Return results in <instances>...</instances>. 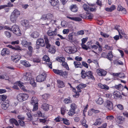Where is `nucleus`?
Returning a JSON list of instances; mask_svg holds the SVG:
<instances>
[{
    "mask_svg": "<svg viewBox=\"0 0 128 128\" xmlns=\"http://www.w3.org/2000/svg\"><path fill=\"white\" fill-rule=\"evenodd\" d=\"M44 38L45 42L43 38H39L36 42L37 45L40 46L42 47H44L46 45V48H48L50 47V44L49 43L48 37L46 35H44Z\"/></svg>",
    "mask_w": 128,
    "mask_h": 128,
    "instance_id": "f257e3e1",
    "label": "nucleus"
},
{
    "mask_svg": "<svg viewBox=\"0 0 128 128\" xmlns=\"http://www.w3.org/2000/svg\"><path fill=\"white\" fill-rule=\"evenodd\" d=\"M23 78L24 80L27 81H29L30 84L33 86H36V83L34 82V78H32L31 73L30 72H26L24 73Z\"/></svg>",
    "mask_w": 128,
    "mask_h": 128,
    "instance_id": "f03ea898",
    "label": "nucleus"
},
{
    "mask_svg": "<svg viewBox=\"0 0 128 128\" xmlns=\"http://www.w3.org/2000/svg\"><path fill=\"white\" fill-rule=\"evenodd\" d=\"M11 31H12L17 36H20L22 34L19 27L16 24H14L12 26Z\"/></svg>",
    "mask_w": 128,
    "mask_h": 128,
    "instance_id": "7ed1b4c3",
    "label": "nucleus"
},
{
    "mask_svg": "<svg viewBox=\"0 0 128 128\" xmlns=\"http://www.w3.org/2000/svg\"><path fill=\"white\" fill-rule=\"evenodd\" d=\"M29 97L28 94L24 93H20L18 95L16 98L20 102H23L27 99Z\"/></svg>",
    "mask_w": 128,
    "mask_h": 128,
    "instance_id": "20e7f679",
    "label": "nucleus"
},
{
    "mask_svg": "<svg viewBox=\"0 0 128 128\" xmlns=\"http://www.w3.org/2000/svg\"><path fill=\"white\" fill-rule=\"evenodd\" d=\"M54 18V15L50 13H48L46 14H44L42 15L41 19L42 20H47L51 22Z\"/></svg>",
    "mask_w": 128,
    "mask_h": 128,
    "instance_id": "39448f33",
    "label": "nucleus"
},
{
    "mask_svg": "<svg viewBox=\"0 0 128 128\" xmlns=\"http://www.w3.org/2000/svg\"><path fill=\"white\" fill-rule=\"evenodd\" d=\"M46 74L44 72L42 74L38 75L36 78V80L37 82H41L44 81L46 78Z\"/></svg>",
    "mask_w": 128,
    "mask_h": 128,
    "instance_id": "423d86ee",
    "label": "nucleus"
},
{
    "mask_svg": "<svg viewBox=\"0 0 128 128\" xmlns=\"http://www.w3.org/2000/svg\"><path fill=\"white\" fill-rule=\"evenodd\" d=\"M102 56L103 58H107L110 61H112V60L113 55L112 52H110L107 54L106 53L102 52Z\"/></svg>",
    "mask_w": 128,
    "mask_h": 128,
    "instance_id": "0eeeda50",
    "label": "nucleus"
},
{
    "mask_svg": "<svg viewBox=\"0 0 128 128\" xmlns=\"http://www.w3.org/2000/svg\"><path fill=\"white\" fill-rule=\"evenodd\" d=\"M65 51L67 53L69 54L74 53L76 52V49L74 47L72 46H68L65 48Z\"/></svg>",
    "mask_w": 128,
    "mask_h": 128,
    "instance_id": "6e6552de",
    "label": "nucleus"
},
{
    "mask_svg": "<svg viewBox=\"0 0 128 128\" xmlns=\"http://www.w3.org/2000/svg\"><path fill=\"white\" fill-rule=\"evenodd\" d=\"M104 106L107 109L109 110H111L113 109L112 103L109 100H107L105 102Z\"/></svg>",
    "mask_w": 128,
    "mask_h": 128,
    "instance_id": "1a4fd4ad",
    "label": "nucleus"
},
{
    "mask_svg": "<svg viewBox=\"0 0 128 128\" xmlns=\"http://www.w3.org/2000/svg\"><path fill=\"white\" fill-rule=\"evenodd\" d=\"M43 60L46 62V64L50 68H52V62L50 61V59L48 57L47 55H44L43 58Z\"/></svg>",
    "mask_w": 128,
    "mask_h": 128,
    "instance_id": "9d476101",
    "label": "nucleus"
},
{
    "mask_svg": "<svg viewBox=\"0 0 128 128\" xmlns=\"http://www.w3.org/2000/svg\"><path fill=\"white\" fill-rule=\"evenodd\" d=\"M9 106V101L7 100L2 102L1 106L2 109L6 110L8 108Z\"/></svg>",
    "mask_w": 128,
    "mask_h": 128,
    "instance_id": "9b49d317",
    "label": "nucleus"
},
{
    "mask_svg": "<svg viewBox=\"0 0 128 128\" xmlns=\"http://www.w3.org/2000/svg\"><path fill=\"white\" fill-rule=\"evenodd\" d=\"M21 24L23 26L27 29L29 28L30 26L28 20H22L21 21Z\"/></svg>",
    "mask_w": 128,
    "mask_h": 128,
    "instance_id": "f8f14e48",
    "label": "nucleus"
},
{
    "mask_svg": "<svg viewBox=\"0 0 128 128\" xmlns=\"http://www.w3.org/2000/svg\"><path fill=\"white\" fill-rule=\"evenodd\" d=\"M113 96L114 98L116 99H118L119 98L121 99L122 97V96L120 92L117 91L114 92L113 94Z\"/></svg>",
    "mask_w": 128,
    "mask_h": 128,
    "instance_id": "ddd939ff",
    "label": "nucleus"
},
{
    "mask_svg": "<svg viewBox=\"0 0 128 128\" xmlns=\"http://www.w3.org/2000/svg\"><path fill=\"white\" fill-rule=\"evenodd\" d=\"M73 36H76L75 32H72L70 33L68 35V40L71 42H73L74 41V38H73Z\"/></svg>",
    "mask_w": 128,
    "mask_h": 128,
    "instance_id": "4468645a",
    "label": "nucleus"
},
{
    "mask_svg": "<svg viewBox=\"0 0 128 128\" xmlns=\"http://www.w3.org/2000/svg\"><path fill=\"white\" fill-rule=\"evenodd\" d=\"M97 72L100 76H105L106 74V72L103 70L100 69H98Z\"/></svg>",
    "mask_w": 128,
    "mask_h": 128,
    "instance_id": "2eb2a0df",
    "label": "nucleus"
},
{
    "mask_svg": "<svg viewBox=\"0 0 128 128\" xmlns=\"http://www.w3.org/2000/svg\"><path fill=\"white\" fill-rule=\"evenodd\" d=\"M20 56L18 55L12 56L11 57L12 60L15 62H18L20 60Z\"/></svg>",
    "mask_w": 128,
    "mask_h": 128,
    "instance_id": "dca6fc26",
    "label": "nucleus"
},
{
    "mask_svg": "<svg viewBox=\"0 0 128 128\" xmlns=\"http://www.w3.org/2000/svg\"><path fill=\"white\" fill-rule=\"evenodd\" d=\"M10 53V51L8 49L6 48H4L2 50L1 54L2 56H4L6 54H9Z\"/></svg>",
    "mask_w": 128,
    "mask_h": 128,
    "instance_id": "f3484780",
    "label": "nucleus"
},
{
    "mask_svg": "<svg viewBox=\"0 0 128 128\" xmlns=\"http://www.w3.org/2000/svg\"><path fill=\"white\" fill-rule=\"evenodd\" d=\"M124 118L121 116H118L115 119V120L116 122L118 124H121L122 121L124 120Z\"/></svg>",
    "mask_w": 128,
    "mask_h": 128,
    "instance_id": "a211bd4d",
    "label": "nucleus"
},
{
    "mask_svg": "<svg viewBox=\"0 0 128 128\" xmlns=\"http://www.w3.org/2000/svg\"><path fill=\"white\" fill-rule=\"evenodd\" d=\"M48 49H49L48 52L52 54H54L56 52V48L54 46H51L50 44V47H48Z\"/></svg>",
    "mask_w": 128,
    "mask_h": 128,
    "instance_id": "6ab92c4d",
    "label": "nucleus"
},
{
    "mask_svg": "<svg viewBox=\"0 0 128 128\" xmlns=\"http://www.w3.org/2000/svg\"><path fill=\"white\" fill-rule=\"evenodd\" d=\"M87 76L88 77V78L91 79L94 81L95 80V79L91 71H88V72H87Z\"/></svg>",
    "mask_w": 128,
    "mask_h": 128,
    "instance_id": "aec40b11",
    "label": "nucleus"
},
{
    "mask_svg": "<svg viewBox=\"0 0 128 128\" xmlns=\"http://www.w3.org/2000/svg\"><path fill=\"white\" fill-rule=\"evenodd\" d=\"M70 9L72 11L74 12H76L78 10L77 6L75 4L71 6H70Z\"/></svg>",
    "mask_w": 128,
    "mask_h": 128,
    "instance_id": "412c9836",
    "label": "nucleus"
},
{
    "mask_svg": "<svg viewBox=\"0 0 128 128\" xmlns=\"http://www.w3.org/2000/svg\"><path fill=\"white\" fill-rule=\"evenodd\" d=\"M57 82V85L59 88H62L65 86L64 84L62 81L60 80H58Z\"/></svg>",
    "mask_w": 128,
    "mask_h": 128,
    "instance_id": "4be33fe9",
    "label": "nucleus"
},
{
    "mask_svg": "<svg viewBox=\"0 0 128 128\" xmlns=\"http://www.w3.org/2000/svg\"><path fill=\"white\" fill-rule=\"evenodd\" d=\"M98 85L99 87L102 89H103L106 90H107L109 89V87L105 84H103L101 83H98Z\"/></svg>",
    "mask_w": 128,
    "mask_h": 128,
    "instance_id": "5701e85b",
    "label": "nucleus"
},
{
    "mask_svg": "<svg viewBox=\"0 0 128 128\" xmlns=\"http://www.w3.org/2000/svg\"><path fill=\"white\" fill-rule=\"evenodd\" d=\"M49 105L46 103L43 104L42 106V108L44 111H48L49 110Z\"/></svg>",
    "mask_w": 128,
    "mask_h": 128,
    "instance_id": "b1692460",
    "label": "nucleus"
},
{
    "mask_svg": "<svg viewBox=\"0 0 128 128\" xmlns=\"http://www.w3.org/2000/svg\"><path fill=\"white\" fill-rule=\"evenodd\" d=\"M20 12L18 10L16 9H15L12 13L11 14L18 18V17L20 16Z\"/></svg>",
    "mask_w": 128,
    "mask_h": 128,
    "instance_id": "393cba45",
    "label": "nucleus"
},
{
    "mask_svg": "<svg viewBox=\"0 0 128 128\" xmlns=\"http://www.w3.org/2000/svg\"><path fill=\"white\" fill-rule=\"evenodd\" d=\"M66 17L72 20L76 21H80L82 20V18L78 17H71L69 16H67Z\"/></svg>",
    "mask_w": 128,
    "mask_h": 128,
    "instance_id": "a878e982",
    "label": "nucleus"
},
{
    "mask_svg": "<svg viewBox=\"0 0 128 128\" xmlns=\"http://www.w3.org/2000/svg\"><path fill=\"white\" fill-rule=\"evenodd\" d=\"M68 75V72L66 71H63L61 70L60 76H62L64 78H67Z\"/></svg>",
    "mask_w": 128,
    "mask_h": 128,
    "instance_id": "bb28decb",
    "label": "nucleus"
},
{
    "mask_svg": "<svg viewBox=\"0 0 128 128\" xmlns=\"http://www.w3.org/2000/svg\"><path fill=\"white\" fill-rule=\"evenodd\" d=\"M38 100L35 97H33L31 100V103L32 105L36 104H38Z\"/></svg>",
    "mask_w": 128,
    "mask_h": 128,
    "instance_id": "cd10ccee",
    "label": "nucleus"
},
{
    "mask_svg": "<svg viewBox=\"0 0 128 128\" xmlns=\"http://www.w3.org/2000/svg\"><path fill=\"white\" fill-rule=\"evenodd\" d=\"M117 10L119 11H122V12L124 14H126V9L122 7L120 5H118Z\"/></svg>",
    "mask_w": 128,
    "mask_h": 128,
    "instance_id": "c85d7f7f",
    "label": "nucleus"
},
{
    "mask_svg": "<svg viewBox=\"0 0 128 128\" xmlns=\"http://www.w3.org/2000/svg\"><path fill=\"white\" fill-rule=\"evenodd\" d=\"M116 8L115 6L114 5H112L110 8L107 7L105 8V10L107 12H111L114 10Z\"/></svg>",
    "mask_w": 128,
    "mask_h": 128,
    "instance_id": "c756f323",
    "label": "nucleus"
},
{
    "mask_svg": "<svg viewBox=\"0 0 128 128\" xmlns=\"http://www.w3.org/2000/svg\"><path fill=\"white\" fill-rule=\"evenodd\" d=\"M72 91L75 94H74L73 95V97L76 98H78L80 95V93L77 92L76 89L74 88H73L72 89Z\"/></svg>",
    "mask_w": 128,
    "mask_h": 128,
    "instance_id": "7c9ffc66",
    "label": "nucleus"
},
{
    "mask_svg": "<svg viewBox=\"0 0 128 128\" xmlns=\"http://www.w3.org/2000/svg\"><path fill=\"white\" fill-rule=\"evenodd\" d=\"M49 2L51 5L53 6L58 5L59 2L58 0H49Z\"/></svg>",
    "mask_w": 128,
    "mask_h": 128,
    "instance_id": "2f4dec72",
    "label": "nucleus"
},
{
    "mask_svg": "<svg viewBox=\"0 0 128 128\" xmlns=\"http://www.w3.org/2000/svg\"><path fill=\"white\" fill-rule=\"evenodd\" d=\"M39 36V33L37 32H32L30 35L33 38H36Z\"/></svg>",
    "mask_w": 128,
    "mask_h": 128,
    "instance_id": "473e14b6",
    "label": "nucleus"
},
{
    "mask_svg": "<svg viewBox=\"0 0 128 128\" xmlns=\"http://www.w3.org/2000/svg\"><path fill=\"white\" fill-rule=\"evenodd\" d=\"M74 65L75 68H82V65L81 63L80 62L76 61H74Z\"/></svg>",
    "mask_w": 128,
    "mask_h": 128,
    "instance_id": "72a5a7b5",
    "label": "nucleus"
},
{
    "mask_svg": "<svg viewBox=\"0 0 128 128\" xmlns=\"http://www.w3.org/2000/svg\"><path fill=\"white\" fill-rule=\"evenodd\" d=\"M18 18L11 14L10 16V19L11 21L13 23H16Z\"/></svg>",
    "mask_w": 128,
    "mask_h": 128,
    "instance_id": "f704fd0d",
    "label": "nucleus"
},
{
    "mask_svg": "<svg viewBox=\"0 0 128 128\" xmlns=\"http://www.w3.org/2000/svg\"><path fill=\"white\" fill-rule=\"evenodd\" d=\"M113 75L114 76H117L119 78L124 77V75L123 73H113Z\"/></svg>",
    "mask_w": 128,
    "mask_h": 128,
    "instance_id": "c9c22d12",
    "label": "nucleus"
},
{
    "mask_svg": "<svg viewBox=\"0 0 128 128\" xmlns=\"http://www.w3.org/2000/svg\"><path fill=\"white\" fill-rule=\"evenodd\" d=\"M64 103L66 104H68L72 103V100L71 99V98L70 96L68 97V98L64 99Z\"/></svg>",
    "mask_w": 128,
    "mask_h": 128,
    "instance_id": "e433bc0d",
    "label": "nucleus"
},
{
    "mask_svg": "<svg viewBox=\"0 0 128 128\" xmlns=\"http://www.w3.org/2000/svg\"><path fill=\"white\" fill-rule=\"evenodd\" d=\"M20 63L24 65L26 67H28L30 66V65L28 64L29 62L26 60H21Z\"/></svg>",
    "mask_w": 128,
    "mask_h": 128,
    "instance_id": "4c0bfd02",
    "label": "nucleus"
},
{
    "mask_svg": "<svg viewBox=\"0 0 128 128\" xmlns=\"http://www.w3.org/2000/svg\"><path fill=\"white\" fill-rule=\"evenodd\" d=\"M101 120V119L100 118L96 119L94 124V125L95 126L100 125L102 123Z\"/></svg>",
    "mask_w": 128,
    "mask_h": 128,
    "instance_id": "58836bf2",
    "label": "nucleus"
},
{
    "mask_svg": "<svg viewBox=\"0 0 128 128\" xmlns=\"http://www.w3.org/2000/svg\"><path fill=\"white\" fill-rule=\"evenodd\" d=\"M87 72H86L85 71L82 70L81 71V76L82 78H85L87 76Z\"/></svg>",
    "mask_w": 128,
    "mask_h": 128,
    "instance_id": "ea45409f",
    "label": "nucleus"
},
{
    "mask_svg": "<svg viewBox=\"0 0 128 128\" xmlns=\"http://www.w3.org/2000/svg\"><path fill=\"white\" fill-rule=\"evenodd\" d=\"M7 46L15 50H20V48L19 46H18V47H14L10 45H8Z\"/></svg>",
    "mask_w": 128,
    "mask_h": 128,
    "instance_id": "a19ab883",
    "label": "nucleus"
},
{
    "mask_svg": "<svg viewBox=\"0 0 128 128\" xmlns=\"http://www.w3.org/2000/svg\"><path fill=\"white\" fill-rule=\"evenodd\" d=\"M56 60L58 62H62L65 61V59L64 57H57L56 58Z\"/></svg>",
    "mask_w": 128,
    "mask_h": 128,
    "instance_id": "79ce46f5",
    "label": "nucleus"
},
{
    "mask_svg": "<svg viewBox=\"0 0 128 128\" xmlns=\"http://www.w3.org/2000/svg\"><path fill=\"white\" fill-rule=\"evenodd\" d=\"M10 123L14 124L16 126H18L19 125L18 121L16 120L14 118L10 119Z\"/></svg>",
    "mask_w": 128,
    "mask_h": 128,
    "instance_id": "37998d69",
    "label": "nucleus"
},
{
    "mask_svg": "<svg viewBox=\"0 0 128 128\" xmlns=\"http://www.w3.org/2000/svg\"><path fill=\"white\" fill-rule=\"evenodd\" d=\"M103 102V100L102 98L101 97H99L96 100V103L97 104H102Z\"/></svg>",
    "mask_w": 128,
    "mask_h": 128,
    "instance_id": "c03bdc74",
    "label": "nucleus"
},
{
    "mask_svg": "<svg viewBox=\"0 0 128 128\" xmlns=\"http://www.w3.org/2000/svg\"><path fill=\"white\" fill-rule=\"evenodd\" d=\"M66 110V107L64 106H62L60 108L61 114L62 115H64Z\"/></svg>",
    "mask_w": 128,
    "mask_h": 128,
    "instance_id": "a18cd8bd",
    "label": "nucleus"
},
{
    "mask_svg": "<svg viewBox=\"0 0 128 128\" xmlns=\"http://www.w3.org/2000/svg\"><path fill=\"white\" fill-rule=\"evenodd\" d=\"M0 98L1 100V102L2 101H4L7 98V96L4 94L0 95Z\"/></svg>",
    "mask_w": 128,
    "mask_h": 128,
    "instance_id": "49530a36",
    "label": "nucleus"
},
{
    "mask_svg": "<svg viewBox=\"0 0 128 128\" xmlns=\"http://www.w3.org/2000/svg\"><path fill=\"white\" fill-rule=\"evenodd\" d=\"M47 34L49 36H56L55 34V33L53 31L50 30H48V31L47 32Z\"/></svg>",
    "mask_w": 128,
    "mask_h": 128,
    "instance_id": "de8ad7c7",
    "label": "nucleus"
},
{
    "mask_svg": "<svg viewBox=\"0 0 128 128\" xmlns=\"http://www.w3.org/2000/svg\"><path fill=\"white\" fill-rule=\"evenodd\" d=\"M84 31L83 30L78 31L76 33V36H78L80 35H83L84 34Z\"/></svg>",
    "mask_w": 128,
    "mask_h": 128,
    "instance_id": "09e8293b",
    "label": "nucleus"
},
{
    "mask_svg": "<svg viewBox=\"0 0 128 128\" xmlns=\"http://www.w3.org/2000/svg\"><path fill=\"white\" fill-rule=\"evenodd\" d=\"M75 112V110H72L70 109L68 113V114L69 116H72L74 114Z\"/></svg>",
    "mask_w": 128,
    "mask_h": 128,
    "instance_id": "8fccbe9b",
    "label": "nucleus"
},
{
    "mask_svg": "<svg viewBox=\"0 0 128 128\" xmlns=\"http://www.w3.org/2000/svg\"><path fill=\"white\" fill-rule=\"evenodd\" d=\"M50 95L48 94H45L42 96V98L45 100H47L50 97Z\"/></svg>",
    "mask_w": 128,
    "mask_h": 128,
    "instance_id": "3c124183",
    "label": "nucleus"
},
{
    "mask_svg": "<svg viewBox=\"0 0 128 128\" xmlns=\"http://www.w3.org/2000/svg\"><path fill=\"white\" fill-rule=\"evenodd\" d=\"M62 65L67 70H69L70 69L67 63L65 62V61L62 62Z\"/></svg>",
    "mask_w": 128,
    "mask_h": 128,
    "instance_id": "603ef678",
    "label": "nucleus"
},
{
    "mask_svg": "<svg viewBox=\"0 0 128 128\" xmlns=\"http://www.w3.org/2000/svg\"><path fill=\"white\" fill-rule=\"evenodd\" d=\"M122 86L121 84H119L118 85H115L114 86L112 87L115 88L117 90H120Z\"/></svg>",
    "mask_w": 128,
    "mask_h": 128,
    "instance_id": "864d4df0",
    "label": "nucleus"
},
{
    "mask_svg": "<svg viewBox=\"0 0 128 128\" xmlns=\"http://www.w3.org/2000/svg\"><path fill=\"white\" fill-rule=\"evenodd\" d=\"M33 60L34 62H40V58L37 56L33 58Z\"/></svg>",
    "mask_w": 128,
    "mask_h": 128,
    "instance_id": "5fc2aeb1",
    "label": "nucleus"
},
{
    "mask_svg": "<svg viewBox=\"0 0 128 128\" xmlns=\"http://www.w3.org/2000/svg\"><path fill=\"white\" fill-rule=\"evenodd\" d=\"M19 86L21 89L24 92H27V90L26 89L25 87L22 84L19 83Z\"/></svg>",
    "mask_w": 128,
    "mask_h": 128,
    "instance_id": "6e6d98bb",
    "label": "nucleus"
},
{
    "mask_svg": "<svg viewBox=\"0 0 128 128\" xmlns=\"http://www.w3.org/2000/svg\"><path fill=\"white\" fill-rule=\"evenodd\" d=\"M53 71L55 74L60 75V72L61 71V70H59L58 69H53Z\"/></svg>",
    "mask_w": 128,
    "mask_h": 128,
    "instance_id": "4d7b16f0",
    "label": "nucleus"
},
{
    "mask_svg": "<svg viewBox=\"0 0 128 128\" xmlns=\"http://www.w3.org/2000/svg\"><path fill=\"white\" fill-rule=\"evenodd\" d=\"M70 107V109L76 110V109L77 108V106L75 103H72L71 104Z\"/></svg>",
    "mask_w": 128,
    "mask_h": 128,
    "instance_id": "13d9d810",
    "label": "nucleus"
},
{
    "mask_svg": "<svg viewBox=\"0 0 128 128\" xmlns=\"http://www.w3.org/2000/svg\"><path fill=\"white\" fill-rule=\"evenodd\" d=\"M22 44L25 47H26L28 45V42L25 40H23L22 42Z\"/></svg>",
    "mask_w": 128,
    "mask_h": 128,
    "instance_id": "bf43d9fd",
    "label": "nucleus"
},
{
    "mask_svg": "<svg viewBox=\"0 0 128 128\" xmlns=\"http://www.w3.org/2000/svg\"><path fill=\"white\" fill-rule=\"evenodd\" d=\"M62 120L64 124L68 125H69L70 124V123L69 122V120H68L63 118Z\"/></svg>",
    "mask_w": 128,
    "mask_h": 128,
    "instance_id": "052dcab7",
    "label": "nucleus"
},
{
    "mask_svg": "<svg viewBox=\"0 0 128 128\" xmlns=\"http://www.w3.org/2000/svg\"><path fill=\"white\" fill-rule=\"evenodd\" d=\"M86 84H80L78 86V88H80L81 89L83 88L86 87Z\"/></svg>",
    "mask_w": 128,
    "mask_h": 128,
    "instance_id": "680f3d73",
    "label": "nucleus"
},
{
    "mask_svg": "<svg viewBox=\"0 0 128 128\" xmlns=\"http://www.w3.org/2000/svg\"><path fill=\"white\" fill-rule=\"evenodd\" d=\"M100 34L104 38H108L109 36V35L108 34H107L104 33L102 32H100Z\"/></svg>",
    "mask_w": 128,
    "mask_h": 128,
    "instance_id": "e2e57ef3",
    "label": "nucleus"
},
{
    "mask_svg": "<svg viewBox=\"0 0 128 128\" xmlns=\"http://www.w3.org/2000/svg\"><path fill=\"white\" fill-rule=\"evenodd\" d=\"M83 7L84 9L86 11H88L89 6L86 4H84L83 5Z\"/></svg>",
    "mask_w": 128,
    "mask_h": 128,
    "instance_id": "0e129e2a",
    "label": "nucleus"
},
{
    "mask_svg": "<svg viewBox=\"0 0 128 128\" xmlns=\"http://www.w3.org/2000/svg\"><path fill=\"white\" fill-rule=\"evenodd\" d=\"M4 34L8 38H10L11 36V34L10 32L7 31L5 32Z\"/></svg>",
    "mask_w": 128,
    "mask_h": 128,
    "instance_id": "69168bd1",
    "label": "nucleus"
},
{
    "mask_svg": "<svg viewBox=\"0 0 128 128\" xmlns=\"http://www.w3.org/2000/svg\"><path fill=\"white\" fill-rule=\"evenodd\" d=\"M94 17L93 15L92 14H89V15H86V19H92Z\"/></svg>",
    "mask_w": 128,
    "mask_h": 128,
    "instance_id": "338daca9",
    "label": "nucleus"
},
{
    "mask_svg": "<svg viewBox=\"0 0 128 128\" xmlns=\"http://www.w3.org/2000/svg\"><path fill=\"white\" fill-rule=\"evenodd\" d=\"M106 118L107 120H108L109 121H110L113 120L114 118L113 116L110 115L107 116Z\"/></svg>",
    "mask_w": 128,
    "mask_h": 128,
    "instance_id": "774afa93",
    "label": "nucleus"
}]
</instances>
